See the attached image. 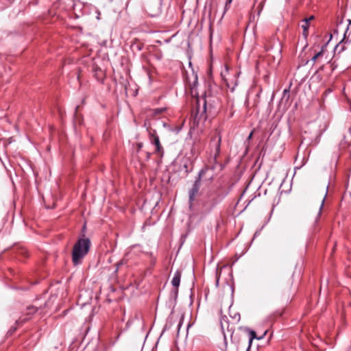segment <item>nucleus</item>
Listing matches in <instances>:
<instances>
[{
	"mask_svg": "<svg viewBox=\"0 0 351 351\" xmlns=\"http://www.w3.org/2000/svg\"><path fill=\"white\" fill-rule=\"evenodd\" d=\"M185 82L191 90V93L193 97H197V113H205L206 107L210 99L205 95L202 98H198V93L197 92V86L198 84L197 74L193 70L190 72L186 71L185 75Z\"/></svg>",
	"mask_w": 351,
	"mask_h": 351,
	"instance_id": "nucleus-1",
	"label": "nucleus"
},
{
	"mask_svg": "<svg viewBox=\"0 0 351 351\" xmlns=\"http://www.w3.org/2000/svg\"><path fill=\"white\" fill-rule=\"evenodd\" d=\"M226 195V192L221 191V186L213 188L207 192L201 200L202 211L204 213L210 212Z\"/></svg>",
	"mask_w": 351,
	"mask_h": 351,
	"instance_id": "nucleus-2",
	"label": "nucleus"
},
{
	"mask_svg": "<svg viewBox=\"0 0 351 351\" xmlns=\"http://www.w3.org/2000/svg\"><path fill=\"white\" fill-rule=\"evenodd\" d=\"M90 247V241L88 238H81L75 243L72 250V261L75 265L81 264L88 254Z\"/></svg>",
	"mask_w": 351,
	"mask_h": 351,
	"instance_id": "nucleus-3",
	"label": "nucleus"
},
{
	"mask_svg": "<svg viewBox=\"0 0 351 351\" xmlns=\"http://www.w3.org/2000/svg\"><path fill=\"white\" fill-rule=\"evenodd\" d=\"M264 47L266 51L271 53L274 58L276 57L280 58L282 44L277 37L272 36L269 38L265 40Z\"/></svg>",
	"mask_w": 351,
	"mask_h": 351,
	"instance_id": "nucleus-4",
	"label": "nucleus"
},
{
	"mask_svg": "<svg viewBox=\"0 0 351 351\" xmlns=\"http://www.w3.org/2000/svg\"><path fill=\"white\" fill-rule=\"evenodd\" d=\"M221 138L220 136H215L210 140L208 154L214 164H217V158L220 154Z\"/></svg>",
	"mask_w": 351,
	"mask_h": 351,
	"instance_id": "nucleus-5",
	"label": "nucleus"
},
{
	"mask_svg": "<svg viewBox=\"0 0 351 351\" xmlns=\"http://www.w3.org/2000/svg\"><path fill=\"white\" fill-rule=\"evenodd\" d=\"M204 145V140L201 137L196 136L193 138L189 152L191 160H194L198 157L203 150Z\"/></svg>",
	"mask_w": 351,
	"mask_h": 351,
	"instance_id": "nucleus-6",
	"label": "nucleus"
},
{
	"mask_svg": "<svg viewBox=\"0 0 351 351\" xmlns=\"http://www.w3.org/2000/svg\"><path fill=\"white\" fill-rule=\"evenodd\" d=\"M203 173L204 171L199 172L197 177L196 178L192 186V188L189 191V203L191 205H192L193 202L195 201V197L199 191L201 186L202 176H203Z\"/></svg>",
	"mask_w": 351,
	"mask_h": 351,
	"instance_id": "nucleus-7",
	"label": "nucleus"
},
{
	"mask_svg": "<svg viewBox=\"0 0 351 351\" xmlns=\"http://www.w3.org/2000/svg\"><path fill=\"white\" fill-rule=\"evenodd\" d=\"M221 75L223 78V80L225 81L226 86L231 89L232 91H233L235 88V87L238 84V80H237V75L238 73H235L230 78L227 77L226 74L222 73Z\"/></svg>",
	"mask_w": 351,
	"mask_h": 351,
	"instance_id": "nucleus-8",
	"label": "nucleus"
},
{
	"mask_svg": "<svg viewBox=\"0 0 351 351\" xmlns=\"http://www.w3.org/2000/svg\"><path fill=\"white\" fill-rule=\"evenodd\" d=\"M151 142L156 146V152L158 154H162L163 148L160 145L158 136L156 134L155 130H150L149 132Z\"/></svg>",
	"mask_w": 351,
	"mask_h": 351,
	"instance_id": "nucleus-9",
	"label": "nucleus"
},
{
	"mask_svg": "<svg viewBox=\"0 0 351 351\" xmlns=\"http://www.w3.org/2000/svg\"><path fill=\"white\" fill-rule=\"evenodd\" d=\"M214 168L213 166L211 168L205 167L199 171H204L203 176H202V180L212 182L214 178Z\"/></svg>",
	"mask_w": 351,
	"mask_h": 351,
	"instance_id": "nucleus-10",
	"label": "nucleus"
},
{
	"mask_svg": "<svg viewBox=\"0 0 351 351\" xmlns=\"http://www.w3.org/2000/svg\"><path fill=\"white\" fill-rule=\"evenodd\" d=\"M180 278H181V272L179 271H177L172 278L171 284L172 285L176 287L178 289V287L180 285Z\"/></svg>",
	"mask_w": 351,
	"mask_h": 351,
	"instance_id": "nucleus-11",
	"label": "nucleus"
},
{
	"mask_svg": "<svg viewBox=\"0 0 351 351\" xmlns=\"http://www.w3.org/2000/svg\"><path fill=\"white\" fill-rule=\"evenodd\" d=\"M313 19V16H311L308 19H305L303 22L304 23L301 25L302 28L304 31V34L306 36L308 34V29L309 28V22Z\"/></svg>",
	"mask_w": 351,
	"mask_h": 351,
	"instance_id": "nucleus-12",
	"label": "nucleus"
},
{
	"mask_svg": "<svg viewBox=\"0 0 351 351\" xmlns=\"http://www.w3.org/2000/svg\"><path fill=\"white\" fill-rule=\"evenodd\" d=\"M247 331H248L249 335H250V338H249V341H248V344L249 345H248V348H247V351H248V350L250 349L253 339H261V337H257L256 332L254 330H250V329H247Z\"/></svg>",
	"mask_w": 351,
	"mask_h": 351,
	"instance_id": "nucleus-13",
	"label": "nucleus"
},
{
	"mask_svg": "<svg viewBox=\"0 0 351 351\" xmlns=\"http://www.w3.org/2000/svg\"><path fill=\"white\" fill-rule=\"evenodd\" d=\"M351 37V19L348 20V25L343 35V40L349 39Z\"/></svg>",
	"mask_w": 351,
	"mask_h": 351,
	"instance_id": "nucleus-14",
	"label": "nucleus"
},
{
	"mask_svg": "<svg viewBox=\"0 0 351 351\" xmlns=\"http://www.w3.org/2000/svg\"><path fill=\"white\" fill-rule=\"evenodd\" d=\"M327 192H328V186L326 187V193H325V195L322 201V204L319 206V212H318V214H317V218H316V221L315 222L317 221L319 217H320L321 214H322V208H323V206H324V202H325V199H326V195H327Z\"/></svg>",
	"mask_w": 351,
	"mask_h": 351,
	"instance_id": "nucleus-15",
	"label": "nucleus"
},
{
	"mask_svg": "<svg viewBox=\"0 0 351 351\" xmlns=\"http://www.w3.org/2000/svg\"><path fill=\"white\" fill-rule=\"evenodd\" d=\"M324 47H322L320 51L317 52L316 54H315L313 58H311V61L313 62V63H315V61L321 56H322L323 55V53H324Z\"/></svg>",
	"mask_w": 351,
	"mask_h": 351,
	"instance_id": "nucleus-16",
	"label": "nucleus"
},
{
	"mask_svg": "<svg viewBox=\"0 0 351 351\" xmlns=\"http://www.w3.org/2000/svg\"><path fill=\"white\" fill-rule=\"evenodd\" d=\"M166 110L165 108H158L152 110V115L153 116H157L159 114H161Z\"/></svg>",
	"mask_w": 351,
	"mask_h": 351,
	"instance_id": "nucleus-17",
	"label": "nucleus"
},
{
	"mask_svg": "<svg viewBox=\"0 0 351 351\" xmlns=\"http://www.w3.org/2000/svg\"><path fill=\"white\" fill-rule=\"evenodd\" d=\"M37 311V308L34 306H29L27 308V315H30V314H34Z\"/></svg>",
	"mask_w": 351,
	"mask_h": 351,
	"instance_id": "nucleus-18",
	"label": "nucleus"
},
{
	"mask_svg": "<svg viewBox=\"0 0 351 351\" xmlns=\"http://www.w3.org/2000/svg\"><path fill=\"white\" fill-rule=\"evenodd\" d=\"M232 1V0H227L226 1V5H225V8H224V11H223V14L228 10V8L230 7V5L231 4Z\"/></svg>",
	"mask_w": 351,
	"mask_h": 351,
	"instance_id": "nucleus-19",
	"label": "nucleus"
},
{
	"mask_svg": "<svg viewBox=\"0 0 351 351\" xmlns=\"http://www.w3.org/2000/svg\"><path fill=\"white\" fill-rule=\"evenodd\" d=\"M137 146V151H140V149L143 147V143H138L136 144Z\"/></svg>",
	"mask_w": 351,
	"mask_h": 351,
	"instance_id": "nucleus-20",
	"label": "nucleus"
},
{
	"mask_svg": "<svg viewBox=\"0 0 351 351\" xmlns=\"http://www.w3.org/2000/svg\"><path fill=\"white\" fill-rule=\"evenodd\" d=\"M234 319L235 320L239 321V320L240 319V315H239V313L236 314V315H234Z\"/></svg>",
	"mask_w": 351,
	"mask_h": 351,
	"instance_id": "nucleus-21",
	"label": "nucleus"
},
{
	"mask_svg": "<svg viewBox=\"0 0 351 351\" xmlns=\"http://www.w3.org/2000/svg\"><path fill=\"white\" fill-rule=\"evenodd\" d=\"M123 264V263L121 261L119 263H118L117 264V270L119 269V267H120V265H121Z\"/></svg>",
	"mask_w": 351,
	"mask_h": 351,
	"instance_id": "nucleus-22",
	"label": "nucleus"
},
{
	"mask_svg": "<svg viewBox=\"0 0 351 351\" xmlns=\"http://www.w3.org/2000/svg\"><path fill=\"white\" fill-rule=\"evenodd\" d=\"M97 19L98 20H99V19H100V12H99V11H98V12H97Z\"/></svg>",
	"mask_w": 351,
	"mask_h": 351,
	"instance_id": "nucleus-23",
	"label": "nucleus"
},
{
	"mask_svg": "<svg viewBox=\"0 0 351 351\" xmlns=\"http://www.w3.org/2000/svg\"><path fill=\"white\" fill-rule=\"evenodd\" d=\"M283 93H284V95H285V93H289V90L288 89H285Z\"/></svg>",
	"mask_w": 351,
	"mask_h": 351,
	"instance_id": "nucleus-24",
	"label": "nucleus"
},
{
	"mask_svg": "<svg viewBox=\"0 0 351 351\" xmlns=\"http://www.w3.org/2000/svg\"><path fill=\"white\" fill-rule=\"evenodd\" d=\"M149 14H150L151 16H154L156 15V14H157V13H155V14H154V13H150Z\"/></svg>",
	"mask_w": 351,
	"mask_h": 351,
	"instance_id": "nucleus-25",
	"label": "nucleus"
},
{
	"mask_svg": "<svg viewBox=\"0 0 351 351\" xmlns=\"http://www.w3.org/2000/svg\"><path fill=\"white\" fill-rule=\"evenodd\" d=\"M181 324H182V323H181V322H180V323H179V324H178V330L180 329V326H181Z\"/></svg>",
	"mask_w": 351,
	"mask_h": 351,
	"instance_id": "nucleus-26",
	"label": "nucleus"
},
{
	"mask_svg": "<svg viewBox=\"0 0 351 351\" xmlns=\"http://www.w3.org/2000/svg\"><path fill=\"white\" fill-rule=\"evenodd\" d=\"M226 72L228 73V67H226Z\"/></svg>",
	"mask_w": 351,
	"mask_h": 351,
	"instance_id": "nucleus-27",
	"label": "nucleus"
},
{
	"mask_svg": "<svg viewBox=\"0 0 351 351\" xmlns=\"http://www.w3.org/2000/svg\"><path fill=\"white\" fill-rule=\"evenodd\" d=\"M26 320H27V318H25L24 319L22 320V322H25Z\"/></svg>",
	"mask_w": 351,
	"mask_h": 351,
	"instance_id": "nucleus-28",
	"label": "nucleus"
},
{
	"mask_svg": "<svg viewBox=\"0 0 351 351\" xmlns=\"http://www.w3.org/2000/svg\"><path fill=\"white\" fill-rule=\"evenodd\" d=\"M252 135V132L250 133V134L249 135V138H250Z\"/></svg>",
	"mask_w": 351,
	"mask_h": 351,
	"instance_id": "nucleus-29",
	"label": "nucleus"
}]
</instances>
